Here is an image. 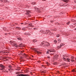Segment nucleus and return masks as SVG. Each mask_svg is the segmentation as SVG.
Returning <instances> with one entry per match:
<instances>
[{
  "label": "nucleus",
  "instance_id": "1",
  "mask_svg": "<svg viewBox=\"0 0 76 76\" xmlns=\"http://www.w3.org/2000/svg\"><path fill=\"white\" fill-rule=\"evenodd\" d=\"M42 45H43L44 47H48L50 46V43L47 42H42Z\"/></svg>",
  "mask_w": 76,
  "mask_h": 76
},
{
  "label": "nucleus",
  "instance_id": "2",
  "mask_svg": "<svg viewBox=\"0 0 76 76\" xmlns=\"http://www.w3.org/2000/svg\"><path fill=\"white\" fill-rule=\"evenodd\" d=\"M10 42L11 44H12L13 46L15 47H18V45H16V43H15V41H10Z\"/></svg>",
  "mask_w": 76,
  "mask_h": 76
},
{
  "label": "nucleus",
  "instance_id": "3",
  "mask_svg": "<svg viewBox=\"0 0 76 76\" xmlns=\"http://www.w3.org/2000/svg\"><path fill=\"white\" fill-rule=\"evenodd\" d=\"M0 67L2 69H1V70H3L5 69V68L6 67L5 66H4L2 64H1L0 65Z\"/></svg>",
  "mask_w": 76,
  "mask_h": 76
},
{
  "label": "nucleus",
  "instance_id": "4",
  "mask_svg": "<svg viewBox=\"0 0 76 76\" xmlns=\"http://www.w3.org/2000/svg\"><path fill=\"white\" fill-rule=\"evenodd\" d=\"M63 45H64L63 44L61 43L60 44V45L58 47V49H60V48H61V47Z\"/></svg>",
  "mask_w": 76,
  "mask_h": 76
},
{
  "label": "nucleus",
  "instance_id": "5",
  "mask_svg": "<svg viewBox=\"0 0 76 76\" xmlns=\"http://www.w3.org/2000/svg\"><path fill=\"white\" fill-rule=\"evenodd\" d=\"M17 76H28V75H23V74H19L18 75H17Z\"/></svg>",
  "mask_w": 76,
  "mask_h": 76
},
{
  "label": "nucleus",
  "instance_id": "6",
  "mask_svg": "<svg viewBox=\"0 0 76 76\" xmlns=\"http://www.w3.org/2000/svg\"><path fill=\"white\" fill-rule=\"evenodd\" d=\"M46 32H47V33H49L50 35H51V34H52V33L51 32H50V30H46Z\"/></svg>",
  "mask_w": 76,
  "mask_h": 76
},
{
  "label": "nucleus",
  "instance_id": "7",
  "mask_svg": "<svg viewBox=\"0 0 76 76\" xmlns=\"http://www.w3.org/2000/svg\"><path fill=\"white\" fill-rule=\"evenodd\" d=\"M31 13V12L29 11H28L27 12V13H26V15H29V13Z\"/></svg>",
  "mask_w": 76,
  "mask_h": 76
},
{
  "label": "nucleus",
  "instance_id": "8",
  "mask_svg": "<svg viewBox=\"0 0 76 76\" xmlns=\"http://www.w3.org/2000/svg\"><path fill=\"white\" fill-rule=\"evenodd\" d=\"M28 25H29V26H30L31 27H33V26H32V24L29 23L28 24Z\"/></svg>",
  "mask_w": 76,
  "mask_h": 76
},
{
  "label": "nucleus",
  "instance_id": "9",
  "mask_svg": "<svg viewBox=\"0 0 76 76\" xmlns=\"http://www.w3.org/2000/svg\"><path fill=\"white\" fill-rule=\"evenodd\" d=\"M16 29L17 30H20V28L19 27H16Z\"/></svg>",
  "mask_w": 76,
  "mask_h": 76
},
{
  "label": "nucleus",
  "instance_id": "10",
  "mask_svg": "<svg viewBox=\"0 0 76 76\" xmlns=\"http://www.w3.org/2000/svg\"><path fill=\"white\" fill-rule=\"evenodd\" d=\"M63 1L65 2L66 3H67L69 1V0H63Z\"/></svg>",
  "mask_w": 76,
  "mask_h": 76
},
{
  "label": "nucleus",
  "instance_id": "11",
  "mask_svg": "<svg viewBox=\"0 0 76 76\" xmlns=\"http://www.w3.org/2000/svg\"><path fill=\"white\" fill-rule=\"evenodd\" d=\"M37 41H38L36 39L33 40V42H34V43H35V42H37Z\"/></svg>",
  "mask_w": 76,
  "mask_h": 76
},
{
  "label": "nucleus",
  "instance_id": "12",
  "mask_svg": "<svg viewBox=\"0 0 76 76\" xmlns=\"http://www.w3.org/2000/svg\"><path fill=\"white\" fill-rule=\"evenodd\" d=\"M19 47H23V44H20L19 45Z\"/></svg>",
  "mask_w": 76,
  "mask_h": 76
},
{
  "label": "nucleus",
  "instance_id": "13",
  "mask_svg": "<svg viewBox=\"0 0 76 76\" xmlns=\"http://www.w3.org/2000/svg\"><path fill=\"white\" fill-rule=\"evenodd\" d=\"M41 32H42V33H43V34H45L46 32L45 31H44V30H41Z\"/></svg>",
  "mask_w": 76,
  "mask_h": 76
},
{
  "label": "nucleus",
  "instance_id": "14",
  "mask_svg": "<svg viewBox=\"0 0 76 76\" xmlns=\"http://www.w3.org/2000/svg\"><path fill=\"white\" fill-rule=\"evenodd\" d=\"M36 53H37V54H41V52L38 51H37Z\"/></svg>",
  "mask_w": 76,
  "mask_h": 76
},
{
  "label": "nucleus",
  "instance_id": "15",
  "mask_svg": "<svg viewBox=\"0 0 76 76\" xmlns=\"http://www.w3.org/2000/svg\"><path fill=\"white\" fill-rule=\"evenodd\" d=\"M18 40H22V38H18Z\"/></svg>",
  "mask_w": 76,
  "mask_h": 76
},
{
  "label": "nucleus",
  "instance_id": "16",
  "mask_svg": "<svg viewBox=\"0 0 76 76\" xmlns=\"http://www.w3.org/2000/svg\"><path fill=\"white\" fill-rule=\"evenodd\" d=\"M54 43H55V44H57V41L56 40H54Z\"/></svg>",
  "mask_w": 76,
  "mask_h": 76
},
{
  "label": "nucleus",
  "instance_id": "17",
  "mask_svg": "<svg viewBox=\"0 0 76 76\" xmlns=\"http://www.w3.org/2000/svg\"><path fill=\"white\" fill-rule=\"evenodd\" d=\"M23 56H25L26 57H28V55H26V54H25V53H24L23 54Z\"/></svg>",
  "mask_w": 76,
  "mask_h": 76
},
{
  "label": "nucleus",
  "instance_id": "18",
  "mask_svg": "<svg viewBox=\"0 0 76 76\" xmlns=\"http://www.w3.org/2000/svg\"><path fill=\"white\" fill-rule=\"evenodd\" d=\"M32 4H33V5H34V4H36V2H34L33 3H32Z\"/></svg>",
  "mask_w": 76,
  "mask_h": 76
},
{
  "label": "nucleus",
  "instance_id": "19",
  "mask_svg": "<svg viewBox=\"0 0 76 76\" xmlns=\"http://www.w3.org/2000/svg\"><path fill=\"white\" fill-rule=\"evenodd\" d=\"M57 62H55L53 63V64L54 65H57Z\"/></svg>",
  "mask_w": 76,
  "mask_h": 76
},
{
  "label": "nucleus",
  "instance_id": "20",
  "mask_svg": "<svg viewBox=\"0 0 76 76\" xmlns=\"http://www.w3.org/2000/svg\"><path fill=\"white\" fill-rule=\"evenodd\" d=\"M58 41H59L58 42V43H59V42H61V40H60L59 39H58Z\"/></svg>",
  "mask_w": 76,
  "mask_h": 76
},
{
  "label": "nucleus",
  "instance_id": "21",
  "mask_svg": "<svg viewBox=\"0 0 76 76\" xmlns=\"http://www.w3.org/2000/svg\"><path fill=\"white\" fill-rule=\"evenodd\" d=\"M67 60H68V61H70V58H68L66 59Z\"/></svg>",
  "mask_w": 76,
  "mask_h": 76
},
{
  "label": "nucleus",
  "instance_id": "22",
  "mask_svg": "<svg viewBox=\"0 0 76 76\" xmlns=\"http://www.w3.org/2000/svg\"><path fill=\"white\" fill-rule=\"evenodd\" d=\"M66 56H64V57L63 58L64 60H66Z\"/></svg>",
  "mask_w": 76,
  "mask_h": 76
},
{
  "label": "nucleus",
  "instance_id": "23",
  "mask_svg": "<svg viewBox=\"0 0 76 76\" xmlns=\"http://www.w3.org/2000/svg\"><path fill=\"white\" fill-rule=\"evenodd\" d=\"M25 29H25V28H22V30L23 31H25Z\"/></svg>",
  "mask_w": 76,
  "mask_h": 76
},
{
  "label": "nucleus",
  "instance_id": "24",
  "mask_svg": "<svg viewBox=\"0 0 76 76\" xmlns=\"http://www.w3.org/2000/svg\"><path fill=\"white\" fill-rule=\"evenodd\" d=\"M72 72H76V70L75 69H73L72 70Z\"/></svg>",
  "mask_w": 76,
  "mask_h": 76
},
{
  "label": "nucleus",
  "instance_id": "25",
  "mask_svg": "<svg viewBox=\"0 0 76 76\" xmlns=\"http://www.w3.org/2000/svg\"><path fill=\"white\" fill-rule=\"evenodd\" d=\"M71 61L72 62H74L75 61V60L73 59H71Z\"/></svg>",
  "mask_w": 76,
  "mask_h": 76
},
{
  "label": "nucleus",
  "instance_id": "26",
  "mask_svg": "<svg viewBox=\"0 0 76 76\" xmlns=\"http://www.w3.org/2000/svg\"><path fill=\"white\" fill-rule=\"evenodd\" d=\"M9 68H10V69H11V68H12V66H11V65H10L9 66Z\"/></svg>",
  "mask_w": 76,
  "mask_h": 76
},
{
  "label": "nucleus",
  "instance_id": "27",
  "mask_svg": "<svg viewBox=\"0 0 76 76\" xmlns=\"http://www.w3.org/2000/svg\"><path fill=\"white\" fill-rule=\"evenodd\" d=\"M6 53V52H5L4 51H1V53Z\"/></svg>",
  "mask_w": 76,
  "mask_h": 76
},
{
  "label": "nucleus",
  "instance_id": "28",
  "mask_svg": "<svg viewBox=\"0 0 76 76\" xmlns=\"http://www.w3.org/2000/svg\"><path fill=\"white\" fill-rule=\"evenodd\" d=\"M70 21L68 22V23H66L67 25H69L70 24Z\"/></svg>",
  "mask_w": 76,
  "mask_h": 76
},
{
  "label": "nucleus",
  "instance_id": "29",
  "mask_svg": "<svg viewBox=\"0 0 76 76\" xmlns=\"http://www.w3.org/2000/svg\"><path fill=\"white\" fill-rule=\"evenodd\" d=\"M56 37H60V35H59V34H57V35H56Z\"/></svg>",
  "mask_w": 76,
  "mask_h": 76
},
{
  "label": "nucleus",
  "instance_id": "30",
  "mask_svg": "<svg viewBox=\"0 0 76 76\" xmlns=\"http://www.w3.org/2000/svg\"><path fill=\"white\" fill-rule=\"evenodd\" d=\"M2 2H4V0H0Z\"/></svg>",
  "mask_w": 76,
  "mask_h": 76
},
{
  "label": "nucleus",
  "instance_id": "31",
  "mask_svg": "<svg viewBox=\"0 0 76 76\" xmlns=\"http://www.w3.org/2000/svg\"><path fill=\"white\" fill-rule=\"evenodd\" d=\"M66 63H62V65H66Z\"/></svg>",
  "mask_w": 76,
  "mask_h": 76
},
{
  "label": "nucleus",
  "instance_id": "32",
  "mask_svg": "<svg viewBox=\"0 0 76 76\" xmlns=\"http://www.w3.org/2000/svg\"><path fill=\"white\" fill-rule=\"evenodd\" d=\"M58 57V55H56L55 56V58H56V57Z\"/></svg>",
  "mask_w": 76,
  "mask_h": 76
},
{
  "label": "nucleus",
  "instance_id": "33",
  "mask_svg": "<svg viewBox=\"0 0 76 76\" xmlns=\"http://www.w3.org/2000/svg\"><path fill=\"white\" fill-rule=\"evenodd\" d=\"M8 70H9V71H10V70H12V69H11V68L9 69Z\"/></svg>",
  "mask_w": 76,
  "mask_h": 76
},
{
  "label": "nucleus",
  "instance_id": "34",
  "mask_svg": "<svg viewBox=\"0 0 76 76\" xmlns=\"http://www.w3.org/2000/svg\"><path fill=\"white\" fill-rule=\"evenodd\" d=\"M73 58H74V57H71V59H73Z\"/></svg>",
  "mask_w": 76,
  "mask_h": 76
},
{
  "label": "nucleus",
  "instance_id": "35",
  "mask_svg": "<svg viewBox=\"0 0 76 76\" xmlns=\"http://www.w3.org/2000/svg\"><path fill=\"white\" fill-rule=\"evenodd\" d=\"M46 64H47L48 65H49V64L48 63V62H46Z\"/></svg>",
  "mask_w": 76,
  "mask_h": 76
},
{
  "label": "nucleus",
  "instance_id": "36",
  "mask_svg": "<svg viewBox=\"0 0 76 76\" xmlns=\"http://www.w3.org/2000/svg\"><path fill=\"white\" fill-rule=\"evenodd\" d=\"M51 16H50V15H48V18H51Z\"/></svg>",
  "mask_w": 76,
  "mask_h": 76
},
{
  "label": "nucleus",
  "instance_id": "37",
  "mask_svg": "<svg viewBox=\"0 0 76 76\" xmlns=\"http://www.w3.org/2000/svg\"><path fill=\"white\" fill-rule=\"evenodd\" d=\"M47 54H49V51H47V53H46Z\"/></svg>",
  "mask_w": 76,
  "mask_h": 76
},
{
  "label": "nucleus",
  "instance_id": "38",
  "mask_svg": "<svg viewBox=\"0 0 76 76\" xmlns=\"http://www.w3.org/2000/svg\"><path fill=\"white\" fill-rule=\"evenodd\" d=\"M4 72H6V73H8V71H4Z\"/></svg>",
  "mask_w": 76,
  "mask_h": 76
},
{
  "label": "nucleus",
  "instance_id": "39",
  "mask_svg": "<svg viewBox=\"0 0 76 76\" xmlns=\"http://www.w3.org/2000/svg\"><path fill=\"white\" fill-rule=\"evenodd\" d=\"M26 35H31V34H26Z\"/></svg>",
  "mask_w": 76,
  "mask_h": 76
},
{
  "label": "nucleus",
  "instance_id": "40",
  "mask_svg": "<svg viewBox=\"0 0 76 76\" xmlns=\"http://www.w3.org/2000/svg\"><path fill=\"white\" fill-rule=\"evenodd\" d=\"M49 51H50V52H53V50H49Z\"/></svg>",
  "mask_w": 76,
  "mask_h": 76
},
{
  "label": "nucleus",
  "instance_id": "41",
  "mask_svg": "<svg viewBox=\"0 0 76 76\" xmlns=\"http://www.w3.org/2000/svg\"><path fill=\"white\" fill-rule=\"evenodd\" d=\"M48 59H50V58L49 56H48Z\"/></svg>",
  "mask_w": 76,
  "mask_h": 76
},
{
  "label": "nucleus",
  "instance_id": "42",
  "mask_svg": "<svg viewBox=\"0 0 76 76\" xmlns=\"http://www.w3.org/2000/svg\"><path fill=\"white\" fill-rule=\"evenodd\" d=\"M45 71H43L42 72V73H45Z\"/></svg>",
  "mask_w": 76,
  "mask_h": 76
},
{
  "label": "nucleus",
  "instance_id": "43",
  "mask_svg": "<svg viewBox=\"0 0 76 76\" xmlns=\"http://www.w3.org/2000/svg\"><path fill=\"white\" fill-rule=\"evenodd\" d=\"M56 24V25H58V23H57Z\"/></svg>",
  "mask_w": 76,
  "mask_h": 76
},
{
  "label": "nucleus",
  "instance_id": "44",
  "mask_svg": "<svg viewBox=\"0 0 76 76\" xmlns=\"http://www.w3.org/2000/svg\"><path fill=\"white\" fill-rule=\"evenodd\" d=\"M23 52H24V51H21V53H23Z\"/></svg>",
  "mask_w": 76,
  "mask_h": 76
},
{
  "label": "nucleus",
  "instance_id": "45",
  "mask_svg": "<svg viewBox=\"0 0 76 76\" xmlns=\"http://www.w3.org/2000/svg\"><path fill=\"white\" fill-rule=\"evenodd\" d=\"M74 2H75V3H76V1H74Z\"/></svg>",
  "mask_w": 76,
  "mask_h": 76
},
{
  "label": "nucleus",
  "instance_id": "46",
  "mask_svg": "<svg viewBox=\"0 0 76 76\" xmlns=\"http://www.w3.org/2000/svg\"><path fill=\"white\" fill-rule=\"evenodd\" d=\"M46 0H42V1H46Z\"/></svg>",
  "mask_w": 76,
  "mask_h": 76
},
{
  "label": "nucleus",
  "instance_id": "47",
  "mask_svg": "<svg viewBox=\"0 0 76 76\" xmlns=\"http://www.w3.org/2000/svg\"><path fill=\"white\" fill-rule=\"evenodd\" d=\"M42 66H44V65H42Z\"/></svg>",
  "mask_w": 76,
  "mask_h": 76
},
{
  "label": "nucleus",
  "instance_id": "48",
  "mask_svg": "<svg viewBox=\"0 0 76 76\" xmlns=\"http://www.w3.org/2000/svg\"><path fill=\"white\" fill-rule=\"evenodd\" d=\"M51 22L52 23L53 22V21H51Z\"/></svg>",
  "mask_w": 76,
  "mask_h": 76
},
{
  "label": "nucleus",
  "instance_id": "49",
  "mask_svg": "<svg viewBox=\"0 0 76 76\" xmlns=\"http://www.w3.org/2000/svg\"><path fill=\"white\" fill-rule=\"evenodd\" d=\"M21 25H22V24H23V23H21Z\"/></svg>",
  "mask_w": 76,
  "mask_h": 76
},
{
  "label": "nucleus",
  "instance_id": "50",
  "mask_svg": "<svg viewBox=\"0 0 76 76\" xmlns=\"http://www.w3.org/2000/svg\"><path fill=\"white\" fill-rule=\"evenodd\" d=\"M76 23L74 24V25H76Z\"/></svg>",
  "mask_w": 76,
  "mask_h": 76
},
{
  "label": "nucleus",
  "instance_id": "51",
  "mask_svg": "<svg viewBox=\"0 0 76 76\" xmlns=\"http://www.w3.org/2000/svg\"><path fill=\"white\" fill-rule=\"evenodd\" d=\"M32 57H34V56H32Z\"/></svg>",
  "mask_w": 76,
  "mask_h": 76
},
{
  "label": "nucleus",
  "instance_id": "52",
  "mask_svg": "<svg viewBox=\"0 0 76 76\" xmlns=\"http://www.w3.org/2000/svg\"><path fill=\"white\" fill-rule=\"evenodd\" d=\"M75 30H76V28H75Z\"/></svg>",
  "mask_w": 76,
  "mask_h": 76
},
{
  "label": "nucleus",
  "instance_id": "53",
  "mask_svg": "<svg viewBox=\"0 0 76 76\" xmlns=\"http://www.w3.org/2000/svg\"><path fill=\"white\" fill-rule=\"evenodd\" d=\"M75 60L76 61V58H75Z\"/></svg>",
  "mask_w": 76,
  "mask_h": 76
},
{
  "label": "nucleus",
  "instance_id": "54",
  "mask_svg": "<svg viewBox=\"0 0 76 76\" xmlns=\"http://www.w3.org/2000/svg\"><path fill=\"white\" fill-rule=\"evenodd\" d=\"M68 62H70V61H68Z\"/></svg>",
  "mask_w": 76,
  "mask_h": 76
},
{
  "label": "nucleus",
  "instance_id": "55",
  "mask_svg": "<svg viewBox=\"0 0 76 76\" xmlns=\"http://www.w3.org/2000/svg\"><path fill=\"white\" fill-rule=\"evenodd\" d=\"M1 70V69H0V70Z\"/></svg>",
  "mask_w": 76,
  "mask_h": 76
},
{
  "label": "nucleus",
  "instance_id": "56",
  "mask_svg": "<svg viewBox=\"0 0 76 76\" xmlns=\"http://www.w3.org/2000/svg\"><path fill=\"white\" fill-rule=\"evenodd\" d=\"M34 50H35V48H34Z\"/></svg>",
  "mask_w": 76,
  "mask_h": 76
},
{
  "label": "nucleus",
  "instance_id": "57",
  "mask_svg": "<svg viewBox=\"0 0 76 76\" xmlns=\"http://www.w3.org/2000/svg\"><path fill=\"white\" fill-rule=\"evenodd\" d=\"M28 26H29V25Z\"/></svg>",
  "mask_w": 76,
  "mask_h": 76
},
{
  "label": "nucleus",
  "instance_id": "58",
  "mask_svg": "<svg viewBox=\"0 0 76 76\" xmlns=\"http://www.w3.org/2000/svg\"><path fill=\"white\" fill-rule=\"evenodd\" d=\"M60 6H61V5H60Z\"/></svg>",
  "mask_w": 76,
  "mask_h": 76
}]
</instances>
